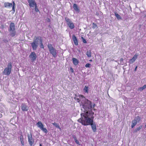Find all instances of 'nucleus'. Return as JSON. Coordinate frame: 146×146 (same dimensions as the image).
Returning a JSON list of instances; mask_svg holds the SVG:
<instances>
[{
	"label": "nucleus",
	"mask_w": 146,
	"mask_h": 146,
	"mask_svg": "<svg viewBox=\"0 0 146 146\" xmlns=\"http://www.w3.org/2000/svg\"><path fill=\"white\" fill-rule=\"evenodd\" d=\"M74 99L76 102L79 103L82 111L81 113L85 114L92 110V108H94L95 105V104H94L92 106L91 101L86 99L82 95H80L78 96L75 97Z\"/></svg>",
	"instance_id": "f257e3e1"
},
{
	"label": "nucleus",
	"mask_w": 146,
	"mask_h": 146,
	"mask_svg": "<svg viewBox=\"0 0 146 146\" xmlns=\"http://www.w3.org/2000/svg\"><path fill=\"white\" fill-rule=\"evenodd\" d=\"M94 112L92 110L84 114L81 113V118L78 119V121L84 125H91L92 128L94 132L96 131V125L93 123Z\"/></svg>",
	"instance_id": "f03ea898"
},
{
	"label": "nucleus",
	"mask_w": 146,
	"mask_h": 146,
	"mask_svg": "<svg viewBox=\"0 0 146 146\" xmlns=\"http://www.w3.org/2000/svg\"><path fill=\"white\" fill-rule=\"evenodd\" d=\"M12 63L9 62L8 63L7 67L4 69L3 73L5 75H9L11 72Z\"/></svg>",
	"instance_id": "7ed1b4c3"
},
{
	"label": "nucleus",
	"mask_w": 146,
	"mask_h": 146,
	"mask_svg": "<svg viewBox=\"0 0 146 146\" xmlns=\"http://www.w3.org/2000/svg\"><path fill=\"white\" fill-rule=\"evenodd\" d=\"M39 42V37H37L33 40L32 42L31 43L33 50H36L38 45Z\"/></svg>",
	"instance_id": "20e7f679"
},
{
	"label": "nucleus",
	"mask_w": 146,
	"mask_h": 146,
	"mask_svg": "<svg viewBox=\"0 0 146 146\" xmlns=\"http://www.w3.org/2000/svg\"><path fill=\"white\" fill-rule=\"evenodd\" d=\"M48 47L50 53L52 54L54 57H56L57 56V52L56 49L53 47L51 44H48Z\"/></svg>",
	"instance_id": "39448f33"
},
{
	"label": "nucleus",
	"mask_w": 146,
	"mask_h": 146,
	"mask_svg": "<svg viewBox=\"0 0 146 146\" xmlns=\"http://www.w3.org/2000/svg\"><path fill=\"white\" fill-rule=\"evenodd\" d=\"M65 20L66 22L67 25L70 29H72L74 28V23L70 19L66 17L65 18Z\"/></svg>",
	"instance_id": "423d86ee"
},
{
	"label": "nucleus",
	"mask_w": 146,
	"mask_h": 146,
	"mask_svg": "<svg viewBox=\"0 0 146 146\" xmlns=\"http://www.w3.org/2000/svg\"><path fill=\"white\" fill-rule=\"evenodd\" d=\"M13 4L12 3H9V2H5L4 3V7L5 8H9L12 6V10L13 11L14 13L15 11V4L14 1L13 2Z\"/></svg>",
	"instance_id": "0eeeda50"
},
{
	"label": "nucleus",
	"mask_w": 146,
	"mask_h": 146,
	"mask_svg": "<svg viewBox=\"0 0 146 146\" xmlns=\"http://www.w3.org/2000/svg\"><path fill=\"white\" fill-rule=\"evenodd\" d=\"M38 127L44 133H46L48 132L47 129L44 127V125L40 121H39L36 124Z\"/></svg>",
	"instance_id": "6e6552de"
},
{
	"label": "nucleus",
	"mask_w": 146,
	"mask_h": 146,
	"mask_svg": "<svg viewBox=\"0 0 146 146\" xmlns=\"http://www.w3.org/2000/svg\"><path fill=\"white\" fill-rule=\"evenodd\" d=\"M140 119V118L139 116L136 117L132 121V125H131L132 128H133L137 123L139 122Z\"/></svg>",
	"instance_id": "1a4fd4ad"
},
{
	"label": "nucleus",
	"mask_w": 146,
	"mask_h": 146,
	"mask_svg": "<svg viewBox=\"0 0 146 146\" xmlns=\"http://www.w3.org/2000/svg\"><path fill=\"white\" fill-rule=\"evenodd\" d=\"M29 56L32 62L35 60L37 57L36 55L34 52H31Z\"/></svg>",
	"instance_id": "9d476101"
},
{
	"label": "nucleus",
	"mask_w": 146,
	"mask_h": 146,
	"mask_svg": "<svg viewBox=\"0 0 146 146\" xmlns=\"http://www.w3.org/2000/svg\"><path fill=\"white\" fill-rule=\"evenodd\" d=\"M28 2L30 7H34L37 5L35 1L34 0H28Z\"/></svg>",
	"instance_id": "9b49d317"
},
{
	"label": "nucleus",
	"mask_w": 146,
	"mask_h": 146,
	"mask_svg": "<svg viewBox=\"0 0 146 146\" xmlns=\"http://www.w3.org/2000/svg\"><path fill=\"white\" fill-rule=\"evenodd\" d=\"M28 142L29 144L31 146H32L34 143L33 140V139L32 137V135L31 134L30 135L29 134L28 135Z\"/></svg>",
	"instance_id": "f8f14e48"
},
{
	"label": "nucleus",
	"mask_w": 146,
	"mask_h": 146,
	"mask_svg": "<svg viewBox=\"0 0 146 146\" xmlns=\"http://www.w3.org/2000/svg\"><path fill=\"white\" fill-rule=\"evenodd\" d=\"M138 56V54H136L133 56V57L131 59H130L129 61V63L131 64L133 63L136 60Z\"/></svg>",
	"instance_id": "ddd939ff"
},
{
	"label": "nucleus",
	"mask_w": 146,
	"mask_h": 146,
	"mask_svg": "<svg viewBox=\"0 0 146 146\" xmlns=\"http://www.w3.org/2000/svg\"><path fill=\"white\" fill-rule=\"evenodd\" d=\"M21 109L23 111H27L29 107L25 104H22L21 106Z\"/></svg>",
	"instance_id": "4468645a"
},
{
	"label": "nucleus",
	"mask_w": 146,
	"mask_h": 146,
	"mask_svg": "<svg viewBox=\"0 0 146 146\" xmlns=\"http://www.w3.org/2000/svg\"><path fill=\"white\" fill-rule=\"evenodd\" d=\"M15 30V29L14 23H11L9 25V28L8 31Z\"/></svg>",
	"instance_id": "2eb2a0df"
},
{
	"label": "nucleus",
	"mask_w": 146,
	"mask_h": 146,
	"mask_svg": "<svg viewBox=\"0 0 146 146\" xmlns=\"http://www.w3.org/2000/svg\"><path fill=\"white\" fill-rule=\"evenodd\" d=\"M72 38L74 44L76 45H78V41L76 37L74 35L72 36Z\"/></svg>",
	"instance_id": "dca6fc26"
},
{
	"label": "nucleus",
	"mask_w": 146,
	"mask_h": 146,
	"mask_svg": "<svg viewBox=\"0 0 146 146\" xmlns=\"http://www.w3.org/2000/svg\"><path fill=\"white\" fill-rule=\"evenodd\" d=\"M73 8L76 11L78 12H80L79 8L76 4L74 3L73 4Z\"/></svg>",
	"instance_id": "f3484780"
},
{
	"label": "nucleus",
	"mask_w": 146,
	"mask_h": 146,
	"mask_svg": "<svg viewBox=\"0 0 146 146\" xmlns=\"http://www.w3.org/2000/svg\"><path fill=\"white\" fill-rule=\"evenodd\" d=\"M73 63L75 66L77 65L79 63V61L76 58H72Z\"/></svg>",
	"instance_id": "a211bd4d"
},
{
	"label": "nucleus",
	"mask_w": 146,
	"mask_h": 146,
	"mask_svg": "<svg viewBox=\"0 0 146 146\" xmlns=\"http://www.w3.org/2000/svg\"><path fill=\"white\" fill-rule=\"evenodd\" d=\"M21 143L22 145L24 146L25 145L24 142V137L23 136L21 135L19 137Z\"/></svg>",
	"instance_id": "6ab92c4d"
},
{
	"label": "nucleus",
	"mask_w": 146,
	"mask_h": 146,
	"mask_svg": "<svg viewBox=\"0 0 146 146\" xmlns=\"http://www.w3.org/2000/svg\"><path fill=\"white\" fill-rule=\"evenodd\" d=\"M10 33V35L12 37H14L16 35V31L15 30L9 31Z\"/></svg>",
	"instance_id": "aec40b11"
},
{
	"label": "nucleus",
	"mask_w": 146,
	"mask_h": 146,
	"mask_svg": "<svg viewBox=\"0 0 146 146\" xmlns=\"http://www.w3.org/2000/svg\"><path fill=\"white\" fill-rule=\"evenodd\" d=\"M13 99L14 97L12 96H11L10 95V97L8 98L7 99V101L9 102L13 103L14 102L13 100Z\"/></svg>",
	"instance_id": "412c9836"
},
{
	"label": "nucleus",
	"mask_w": 146,
	"mask_h": 146,
	"mask_svg": "<svg viewBox=\"0 0 146 146\" xmlns=\"http://www.w3.org/2000/svg\"><path fill=\"white\" fill-rule=\"evenodd\" d=\"M40 44V47L41 48H44V46L42 44V41L40 38L39 37V43Z\"/></svg>",
	"instance_id": "4be33fe9"
},
{
	"label": "nucleus",
	"mask_w": 146,
	"mask_h": 146,
	"mask_svg": "<svg viewBox=\"0 0 146 146\" xmlns=\"http://www.w3.org/2000/svg\"><path fill=\"white\" fill-rule=\"evenodd\" d=\"M88 89L89 87L88 86H85L84 89V92H85L88 93Z\"/></svg>",
	"instance_id": "5701e85b"
},
{
	"label": "nucleus",
	"mask_w": 146,
	"mask_h": 146,
	"mask_svg": "<svg viewBox=\"0 0 146 146\" xmlns=\"http://www.w3.org/2000/svg\"><path fill=\"white\" fill-rule=\"evenodd\" d=\"M86 55L88 57H90L91 56V53L90 50H88L86 52Z\"/></svg>",
	"instance_id": "b1692460"
},
{
	"label": "nucleus",
	"mask_w": 146,
	"mask_h": 146,
	"mask_svg": "<svg viewBox=\"0 0 146 146\" xmlns=\"http://www.w3.org/2000/svg\"><path fill=\"white\" fill-rule=\"evenodd\" d=\"M115 16L117 19H118L119 20L121 19V17L117 13H115Z\"/></svg>",
	"instance_id": "393cba45"
},
{
	"label": "nucleus",
	"mask_w": 146,
	"mask_h": 146,
	"mask_svg": "<svg viewBox=\"0 0 146 146\" xmlns=\"http://www.w3.org/2000/svg\"><path fill=\"white\" fill-rule=\"evenodd\" d=\"M146 88V85H144L143 86L139 88V90L140 91H142L143 90L145 89Z\"/></svg>",
	"instance_id": "a878e982"
},
{
	"label": "nucleus",
	"mask_w": 146,
	"mask_h": 146,
	"mask_svg": "<svg viewBox=\"0 0 146 146\" xmlns=\"http://www.w3.org/2000/svg\"><path fill=\"white\" fill-rule=\"evenodd\" d=\"M74 139L75 141V142L78 144L80 145V143L79 142L77 139L76 138V137H74Z\"/></svg>",
	"instance_id": "bb28decb"
},
{
	"label": "nucleus",
	"mask_w": 146,
	"mask_h": 146,
	"mask_svg": "<svg viewBox=\"0 0 146 146\" xmlns=\"http://www.w3.org/2000/svg\"><path fill=\"white\" fill-rule=\"evenodd\" d=\"M97 27V25L95 23H93L92 24V28L93 29H94Z\"/></svg>",
	"instance_id": "cd10ccee"
},
{
	"label": "nucleus",
	"mask_w": 146,
	"mask_h": 146,
	"mask_svg": "<svg viewBox=\"0 0 146 146\" xmlns=\"http://www.w3.org/2000/svg\"><path fill=\"white\" fill-rule=\"evenodd\" d=\"M142 125H141L139 127H137L136 128L135 130V131H139L142 128Z\"/></svg>",
	"instance_id": "c85d7f7f"
},
{
	"label": "nucleus",
	"mask_w": 146,
	"mask_h": 146,
	"mask_svg": "<svg viewBox=\"0 0 146 146\" xmlns=\"http://www.w3.org/2000/svg\"><path fill=\"white\" fill-rule=\"evenodd\" d=\"M52 124L56 127H59V126H58V125L57 123L55 122L52 123Z\"/></svg>",
	"instance_id": "c756f323"
},
{
	"label": "nucleus",
	"mask_w": 146,
	"mask_h": 146,
	"mask_svg": "<svg viewBox=\"0 0 146 146\" xmlns=\"http://www.w3.org/2000/svg\"><path fill=\"white\" fill-rule=\"evenodd\" d=\"M35 11L36 12H38L39 11V10L37 7V5H36L35 7Z\"/></svg>",
	"instance_id": "7c9ffc66"
},
{
	"label": "nucleus",
	"mask_w": 146,
	"mask_h": 146,
	"mask_svg": "<svg viewBox=\"0 0 146 146\" xmlns=\"http://www.w3.org/2000/svg\"><path fill=\"white\" fill-rule=\"evenodd\" d=\"M90 66L91 64H90L89 63H87L86 64L85 66L86 68H89L90 67Z\"/></svg>",
	"instance_id": "2f4dec72"
},
{
	"label": "nucleus",
	"mask_w": 146,
	"mask_h": 146,
	"mask_svg": "<svg viewBox=\"0 0 146 146\" xmlns=\"http://www.w3.org/2000/svg\"><path fill=\"white\" fill-rule=\"evenodd\" d=\"M82 39L83 42L85 43H86L87 42L85 39H84L82 37Z\"/></svg>",
	"instance_id": "473e14b6"
},
{
	"label": "nucleus",
	"mask_w": 146,
	"mask_h": 146,
	"mask_svg": "<svg viewBox=\"0 0 146 146\" xmlns=\"http://www.w3.org/2000/svg\"><path fill=\"white\" fill-rule=\"evenodd\" d=\"M123 58H121L120 59V63L121 64H123V63H122V62H123Z\"/></svg>",
	"instance_id": "72a5a7b5"
},
{
	"label": "nucleus",
	"mask_w": 146,
	"mask_h": 146,
	"mask_svg": "<svg viewBox=\"0 0 146 146\" xmlns=\"http://www.w3.org/2000/svg\"><path fill=\"white\" fill-rule=\"evenodd\" d=\"M70 72H72V73L73 72H74V70H73V69L72 68H71V67L70 68Z\"/></svg>",
	"instance_id": "f704fd0d"
},
{
	"label": "nucleus",
	"mask_w": 146,
	"mask_h": 146,
	"mask_svg": "<svg viewBox=\"0 0 146 146\" xmlns=\"http://www.w3.org/2000/svg\"><path fill=\"white\" fill-rule=\"evenodd\" d=\"M137 66H136L135 67V70H134L135 71H136V70H137Z\"/></svg>",
	"instance_id": "c9c22d12"
},
{
	"label": "nucleus",
	"mask_w": 146,
	"mask_h": 146,
	"mask_svg": "<svg viewBox=\"0 0 146 146\" xmlns=\"http://www.w3.org/2000/svg\"><path fill=\"white\" fill-rule=\"evenodd\" d=\"M89 61H90V62H92V59H91V60H89Z\"/></svg>",
	"instance_id": "e433bc0d"
},
{
	"label": "nucleus",
	"mask_w": 146,
	"mask_h": 146,
	"mask_svg": "<svg viewBox=\"0 0 146 146\" xmlns=\"http://www.w3.org/2000/svg\"><path fill=\"white\" fill-rule=\"evenodd\" d=\"M39 146H42L41 144H40Z\"/></svg>",
	"instance_id": "4c0bfd02"
},
{
	"label": "nucleus",
	"mask_w": 146,
	"mask_h": 146,
	"mask_svg": "<svg viewBox=\"0 0 146 146\" xmlns=\"http://www.w3.org/2000/svg\"><path fill=\"white\" fill-rule=\"evenodd\" d=\"M78 51L79 52H80V50H78Z\"/></svg>",
	"instance_id": "58836bf2"
}]
</instances>
